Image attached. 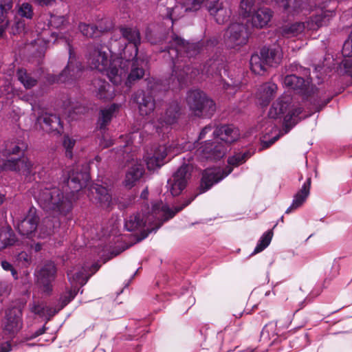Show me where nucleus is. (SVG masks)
Here are the masks:
<instances>
[{
	"mask_svg": "<svg viewBox=\"0 0 352 352\" xmlns=\"http://www.w3.org/2000/svg\"><path fill=\"white\" fill-rule=\"evenodd\" d=\"M0 242H16L15 235L10 226L0 228Z\"/></svg>",
	"mask_w": 352,
	"mask_h": 352,
	"instance_id": "45",
	"label": "nucleus"
},
{
	"mask_svg": "<svg viewBox=\"0 0 352 352\" xmlns=\"http://www.w3.org/2000/svg\"><path fill=\"white\" fill-rule=\"evenodd\" d=\"M111 243H98L97 246H94L91 249V257L94 261L99 258L98 261L105 263L114 256H118L121 252L127 250L134 243H124L122 247H112Z\"/></svg>",
	"mask_w": 352,
	"mask_h": 352,
	"instance_id": "13",
	"label": "nucleus"
},
{
	"mask_svg": "<svg viewBox=\"0 0 352 352\" xmlns=\"http://www.w3.org/2000/svg\"><path fill=\"white\" fill-rule=\"evenodd\" d=\"M205 0H186L184 8L186 12H196L200 9Z\"/></svg>",
	"mask_w": 352,
	"mask_h": 352,
	"instance_id": "48",
	"label": "nucleus"
},
{
	"mask_svg": "<svg viewBox=\"0 0 352 352\" xmlns=\"http://www.w3.org/2000/svg\"><path fill=\"white\" fill-rule=\"evenodd\" d=\"M96 204L104 209H109L113 204L112 196L108 189L102 186H98L95 188Z\"/></svg>",
	"mask_w": 352,
	"mask_h": 352,
	"instance_id": "32",
	"label": "nucleus"
},
{
	"mask_svg": "<svg viewBox=\"0 0 352 352\" xmlns=\"http://www.w3.org/2000/svg\"><path fill=\"white\" fill-rule=\"evenodd\" d=\"M326 18L322 14L311 16L306 23L296 22L283 26L280 28V34L286 37L296 36L301 34L305 28L310 30H316L325 24Z\"/></svg>",
	"mask_w": 352,
	"mask_h": 352,
	"instance_id": "9",
	"label": "nucleus"
},
{
	"mask_svg": "<svg viewBox=\"0 0 352 352\" xmlns=\"http://www.w3.org/2000/svg\"><path fill=\"white\" fill-rule=\"evenodd\" d=\"M223 67L224 65L221 60H210L204 66L203 72L211 75L215 74L217 76H221V69Z\"/></svg>",
	"mask_w": 352,
	"mask_h": 352,
	"instance_id": "39",
	"label": "nucleus"
},
{
	"mask_svg": "<svg viewBox=\"0 0 352 352\" xmlns=\"http://www.w3.org/2000/svg\"><path fill=\"white\" fill-rule=\"evenodd\" d=\"M310 187L311 178L309 177L294 195L292 204L287 208L286 213H289L292 210L296 209L302 205L309 195Z\"/></svg>",
	"mask_w": 352,
	"mask_h": 352,
	"instance_id": "28",
	"label": "nucleus"
},
{
	"mask_svg": "<svg viewBox=\"0 0 352 352\" xmlns=\"http://www.w3.org/2000/svg\"><path fill=\"white\" fill-rule=\"evenodd\" d=\"M17 77L19 80L24 85L26 89H30L35 86L37 80L32 78L26 70L20 69L17 72Z\"/></svg>",
	"mask_w": 352,
	"mask_h": 352,
	"instance_id": "40",
	"label": "nucleus"
},
{
	"mask_svg": "<svg viewBox=\"0 0 352 352\" xmlns=\"http://www.w3.org/2000/svg\"><path fill=\"white\" fill-rule=\"evenodd\" d=\"M180 107L177 102L170 103L166 109L165 113L160 118V122H164L166 125L175 123L180 116Z\"/></svg>",
	"mask_w": 352,
	"mask_h": 352,
	"instance_id": "29",
	"label": "nucleus"
},
{
	"mask_svg": "<svg viewBox=\"0 0 352 352\" xmlns=\"http://www.w3.org/2000/svg\"><path fill=\"white\" fill-rule=\"evenodd\" d=\"M228 146L219 142H206L200 146L197 153L201 160L217 161L224 157L227 152Z\"/></svg>",
	"mask_w": 352,
	"mask_h": 352,
	"instance_id": "12",
	"label": "nucleus"
},
{
	"mask_svg": "<svg viewBox=\"0 0 352 352\" xmlns=\"http://www.w3.org/2000/svg\"><path fill=\"white\" fill-rule=\"evenodd\" d=\"M291 72H296L299 74H303L307 76L309 72L307 69L304 68L301 66H298V65H292L290 66Z\"/></svg>",
	"mask_w": 352,
	"mask_h": 352,
	"instance_id": "54",
	"label": "nucleus"
},
{
	"mask_svg": "<svg viewBox=\"0 0 352 352\" xmlns=\"http://www.w3.org/2000/svg\"><path fill=\"white\" fill-rule=\"evenodd\" d=\"M0 243V251L8 250L12 256L14 263L21 267H28L32 262V247L29 243Z\"/></svg>",
	"mask_w": 352,
	"mask_h": 352,
	"instance_id": "10",
	"label": "nucleus"
},
{
	"mask_svg": "<svg viewBox=\"0 0 352 352\" xmlns=\"http://www.w3.org/2000/svg\"><path fill=\"white\" fill-rule=\"evenodd\" d=\"M118 108V104H113L110 107L100 111V116L98 119V124L100 129L104 128L110 122L113 113Z\"/></svg>",
	"mask_w": 352,
	"mask_h": 352,
	"instance_id": "38",
	"label": "nucleus"
},
{
	"mask_svg": "<svg viewBox=\"0 0 352 352\" xmlns=\"http://www.w3.org/2000/svg\"><path fill=\"white\" fill-rule=\"evenodd\" d=\"M222 87L227 91L228 94L234 95L239 89V84H229L228 82H223Z\"/></svg>",
	"mask_w": 352,
	"mask_h": 352,
	"instance_id": "52",
	"label": "nucleus"
},
{
	"mask_svg": "<svg viewBox=\"0 0 352 352\" xmlns=\"http://www.w3.org/2000/svg\"><path fill=\"white\" fill-rule=\"evenodd\" d=\"M164 41L167 42L168 44L160 51H167L172 59L173 63L172 74L166 85L160 80L151 79L148 80L147 85L148 91L140 90L134 94L133 100L138 105L140 114L143 116L150 115L155 108L153 93L179 87L199 74V70L192 68L189 62L192 58L200 53L201 43H189L174 34L161 38L158 42Z\"/></svg>",
	"mask_w": 352,
	"mask_h": 352,
	"instance_id": "1",
	"label": "nucleus"
},
{
	"mask_svg": "<svg viewBox=\"0 0 352 352\" xmlns=\"http://www.w3.org/2000/svg\"><path fill=\"white\" fill-rule=\"evenodd\" d=\"M37 122L43 130L47 133H60L63 131L60 118L56 115L52 113L43 114L38 118Z\"/></svg>",
	"mask_w": 352,
	"mask_h": 352,
	"instance_id": "22",
	"label": "nucleus"
},
{
	"mask_svg": "<svg viewBox=\"0 0 352 352\" xmlns=\"http://www.w3.org/2000/svg\"><path fill=\"white\" fill-rule=\"evenodd\" d=\"M88 50L90 67L99 72H106L107 74L111 62L109 63L108 54L102 50V46L89 45Z\"/></svg>",
	"mask_w": 352,
	"mask_h": 352,
	"instance_id": "14",
	"label": "nucleus"
},
{
	"mask_svg": "<svg viewBox=\"0 0 352 352\" xmlns=\"http://www.w3.org/2000/svg\"><path fill=\"white\" fill-rule=\"evenodd\" d=\"M207 9L210 14L215 18L217 23L219 24L228 21L231 14V11L225 8L223 3L219 2V0L210 1L207 4Z\"/></svg>",
	"mask_w": 352,
	"mask_h": 352,
	"instance_id": "23",
	"label": "nucleus"
},
{
	"mask_svg": "<svg viewBox=\"0 0 352 352\" xmlns=\"http://www.w3.org/2000/svg\"><path fill=\"white\" fill-rule=\"evenodd\" d=\"M7 13V11L0 8V25L3 26H8Z\"/></svg>",
	"mask_w": 352,
	"mask_h": 352,
	"instance_id": "58",
	"label": "nucleus"
},
{
	"mask_svg": "<svg viewBox=\"0 0 352 352\" xmlns=\"http://www.w3.org/2000/svg\"><path fill=\"white\" fill-rule=\"evenodd\" d=\"M1 265L2 268L5 271L11 272V274L15 280L18 279V273H17L16 270L13 267L12 265L10 263H9L7 261H2L1 263Z\"/></svg>",
	"mask_w": 352,
	"mask_h": 352,
	"instance_id": "53",
	"label": "nucleus"
},
{
	"mask_svg": "<svg viewBox=\"0 0 352 352\" xmlns=\"http://www.w3.org/2000/svg\"><path fill=\"white\" fill-rule=\"evenodd\" d=\"M272 230H268L263 235L258 242H270L272 239Z\"/></svg>",
	"mask_w": 352,
	"mask_h": 352,
	"instance_id": "62",
	"label": "nucleus"
},
{
	"mask_svg": "<svg viewBox=\"0 0 352 352\" xmlns=\"http://www.w3.org/2000/svg\"><path fill=\"white\" fill-rule=\"evenodd\" d=\"M278 6L287 13L294 14L305 8V4L302 0H281Z\"/></svg>",
	"mask_w": 352,
	"mask_h": 352,
	"instance_id": "33",
	"label": "nucleus"
},
{
	"mask_svg": "<svg viewBox=\"0 0 352 352\" xmlns=\"http://www.w3.org/2000/svg\"><path fill=\"white\" fill-rule=\"evenodd\" d=\"M49 23L54 28H62L66 26L68 20L65 16L51 15Z\"/></svg>",
	"mask_w": 352,
	"mask_h": 352,
	"instance_id": "47",
	"label": "nucleus"
},
{
	"mask_svg": "<svg viewBox=\"0 0 352 352\" xmlns=\"http://www.w3.org/2000/svg\"><path fill=\"white\" fill-rule=\"evenodd\" d=\"M22 311L19 307H12L6 311L3 320L4 331L13 336L22 328Z\"/></svg>",
	"mask_w": 352,
	"mask_h": 352,
	"instance_id": "16",
	"label": "nucleus"
},
{
	"mask_svg": "<svg viewBox=\"0 0 352 352\" xmlns=\"http://www.w3.org/2000/svg\"><path fill=\"white\" fill-rule=\"evenodd\" d=\"M191 171V166L184 164L168 180V188L173 196L179 195L186 188L190 178Z\"/></svg>",
	"mask_w": 352,
	"mask_h": 352,
	"instance_id": "11",
	"label": "nucleus"
},
{
	"mask_svg": "<svg viewBox=\"0 0 352 352\" xmlns=\"http://www.w3.org/2000/svg\"><path fill=\"white\" fill-rule=\"evenodd\" d=\"M78 29L82 35L86 37L93 38L97 36L98 28L94 25L80 23L78 25Z\"/></svg>",
	"mask_w": 352,
	"mask_h": 352,
	"instance_id": "44",
	"label": "nucleus"
},
{
	"mask_svg": "<svg viewBox=\"0 0 352 352\" xmlns=\"http://www.w3.org/2000/svg\"><path fill=\"white\" fill-rule=\"evenodd\" d=\"M261 54L265 58V63L269 67H272L279 63L282 54L279 47H263L261 50Z\"/></svg>",
	"mask_w": 352,
	"mask_h": 352,
	"instance_id": "30",
	"label": "nucleus"
},
{
	"mask_svg": "<svg viewBox=\"0 0 352 352\" xmlns=\"http://www.w3.org/2000/svg\"><path fill=\"white\" fill-rule=\"evenodd\" d=\"M197 195L186 199L179 205L170 208L162 201L153 204L151 209L146 207L142 213L131 215L125 221V228L129 231H139L137 234L138 242L144 239L148 234L160 228L162 225L172 219L177 212L188 206L196 197Z\"/></svg>",
	"mask_w": 352,
	"mask_h": 352,
	"instance_id": "3",
	"label": "nucleus"
},
{
	"mask_svg": "<svg viewBox=\"0 0 352 352\" xmlns=\"http://www.w3.org/2000/svg\"><path fill=\"white\" fill-rule=\"evenodd\" d=\"M278 138H279V136L277 135L269 141H262L261 142V149L263 150V149L270 147L278 139Z\"/></svg>",
	"mask_w": 352,
	"mask_h": 352,
	"instance_id": "63",
	"label": "nucleus"
},
{
	"mask_svg": "<svg viewBox=\"0 0 352 352\" xmlns=\"http://www.w3.org/2000/svg\"><path fill=\"white\" fill-rule=\"evenodd\" d=\"M89 179L86 172L68 169L60 178L59 187L41 186L34 197L44 210L56 214L66 215L72 209L74 192L80 190Z\"/></svg>",
	"mask_w": 352,
	"mask_h": 352,
	"instance_id": "2",
	"label": "nucleus"
},
{
	"mask_svg": "<svg viewBox=\"0 0 352 352\" xmlns=\"http://www.w3.org/2000/svg\"><path fill=\"white\" fill-rule=\"evenodd\" d=\"M60 309H60V306L58 305V308H56V307H45L41 308L40 307H38L37 308H36L35 311L38 314H45V313H46L47 315L49 317H52V316H54L55 314H56Z\"/></svg>",
	"mask_w": 352,
	"mask_h": 352,
	"instance_id": "51",
	"label": "nucleus"
},
{
	"mask_svg": "<svg viewBox=\"0 0 352 352\" xmlns=\"http://www.w3.org/2000/svg\"><path fill=\"white\" fill-rule=\"evenodd\" d=\"M92 85L94 87V91L96 92V96L98 98L102 100H111L113 98V89L104 80L100 78H95L92 82Z\"/></svg>",
	"mask_w": 352,
	"mask_h": 352,
	"instance_id": "26",
	"label": "nucleus"
},
{
	"mask_svg": "<svg viewBox=\"0 0 352 352\" xmlns=\"http://www.w3.org/2000/svg\"><path fill=\"white\" fill-rule=\"evenodd\" d=\"M248 36L245 25L242 23H232L224 33V43L228 48L236 49L247 43Z\"/></svg>",
	"mask_w": 352,
	"mask_h": 352,
	"instance_id": "7",
	"label": "nucleus"
},
{
	"mask_svg": "<svg viewBox=\"0 0 352 352\" xmlns=\"http://www.w3.org/2000/svg\"><path fill=\"white\" fill-rule=\"evenodd\" d=\"M122 37L128 41L131 45L132 53L128 54L129 58H134L138 54V46L141 43V36L140 31L135 28L121 27L120 28Z\"/></svg>",
	"mask_w": 352,
	"mask_h": 352,
	"instance_id": "19",
	"label": "nucleus"
},
{
	"mask_svg": "<svg viewBox=\"0 0 352 352\" xmlns=\"http://www.w3.org/2000/svg\"><path fill=\"white\" fill-rule=\"evenodd\" d=\"M342 54L344 57H351L352 56V31L349 38L343 44Z\"/></svg>",
	"mask_w": 352,
	"mask_h": 352,
	"instance_id": "50",
	"label": "nucleus"
},
{
	"mask_svg": "<svg viewBox=\"0 0 352 352\" xmlns=\"http://www.w3.org/2000/svg\"><path fill=\"white\" fill-rule=\"evenodd\" d=\"M76 141L71 139L68 136H65L63 139V146L65 148V155L69 158L72 157V148L75 144Z\"/></svg>",
	"mask_w": 352,
	"mask_h": 352,
	"instance_id": "49",
	"label": "nucleus"
},
{
	"mask_svg": "<svg viewBox=\"0 0 352 352\" xmlns=\"http://www.w3.org/2000/svg\"><path fill=\"white\" fill-rule=\"evenodd\" d=\"M32 168L33 164L26 157L11 158L5 161L2 165V168L5 170L19 172L25 175L32 173Z\"/></svg>",
	"mask_w": 352,
	"mask_h": 352,
	"instance_id": "20",
	"label": "nucleus"
},
{
	"mask_svg": "<svg viewBox=\"0 0 352 352\" xmlns=\"http://www.w3.org/2000/svg\"><path fill=\"white\" fill-rule=\"evenodd\" d=\"M12 0H1L0 3V8H2L3 10L8 12L12 9Z\"/></svg>",
	"mask_w": 352,
	"mask_h": 352,
	"instance_id": "57",
	"label": "nucleus"
},
{
	"mask_svg": "<svg viewBox=\"0 0 352 352\" xmlns=\"http://www.w3.org/2000/svg\"><path fill=\"white\" fill-rule=\"evenodd\" d=\"M27 148L25 143L22 142H10L6 144V155L19 154L20 152L25 151Z\"/></svg>",
	"mask_w": 352,
	"mask_h": 352,
	"instance_id": "43",
	"label": "nucleus"
},
{
	"mask_svg": "<svg viewBox=\"0 0 352 352\" xmlns=\"http://www.w3.org/2000/svg\"><path fill=\"white\" fill-rule=\"evenodd\" d=\"M186 101L190 109L198 117H210L216 110L213 100L199 90L190 91Z\"/></svg>",
	"mask_w": 352,
	"mask_h": 352,
	"instance_id": "6",
	"label": "nucleus"
},
{
	"mask_svg": "<svg viewBox=\"0 0 352 352\" xmlns=\"http://www.w3.org/2000/svg\"><path fill=\"white\" fill-rule=\"evenodd\" d=\"M283 83L286 87L304 96H311L314 92V88L311 85L310 81L298 76L296 74L287 75Z\"/></svg>",
	"mask_w": 352,
	"mask_h": 352,
	"instance_id": "17",
	"label": "nucleus"
},
{
	"mask_svg": "<svg viewBox=\"0 0 352 352\" xmlns=\"http://www.w3.org/2000/svg\"><path fill=\"white\" fill-rule=\"evenodd\" d=\"M18 14L23 18L32 19L34 16L33 6L30 3L24 2L19 6Z\"/></svg>",
	"mask_w": 352,
	"mask_h": 352,
	"instance_id": "46",
	"label": "nucleus"
},
{
	"mask_svg": "<svg viewBox=\"0 0 352 352\" xmlns=\"http://www.w3.org/2000/svg\"><path fill=\"white\" fill-rule=\"evenodd\" d=\"M34 3L42 7H48L52 6L56 0H31Z\"/></svg>",
	"mask_w": 352,
	"mask_h": 352,
	"instance_id": "55",
	"label": "nucleus"
},
{
	"mask_svg": "<svg viewBox=\"0 0 352 352\" xmlns=\"http://www.w3.org/2000/svg\"><path fill=\"white\" fill-rule=\"evenodd\" d=\"M212 126L211 125H208L206 126H205L202 130L200 132V134H199V139H202L204 138L205 135L209 132V131H212Z\"/></svg>",
	"mask_w": 352,
	"mask_h": 352,
	"instance_id": "64",
	"label": "nucleus"
},
{
	"mask_svg": "<svg viewBox=\"0 0 352 352\" xmlns=\"http://www.w3.org/2000/svg\"><path fill=\"white\" fill-rule=\"evenodd\" d=\"M277 90V85L274 83L267 82L261 86L258 94L260 104L267 106L275 96Z\"/></svg>",
	"mask_w": 352,
	"mask_h": 352,
	"instance_id": "31",
	"label": "nucleus"
},
{
	"mask_svg": "<svg viewBox=\"0 0 352 352\" xmlns=\"http://www.w3.org/2000/svg\"><path fill=\"white\" fill-rule=\"evenodd\" d=\"M272 11L265 7H259L251 14V23L253 27L263 28L270 22L272 16Z\"/></svg>",
	"mask_w": 352,
	"mask_h": 352,
	"instance_id": "25",
	"label": "nucleus"
},
{
	"mask_svg": "<svg viewBox=\"0 0 352 352\" xmlns=\"http://www.w3.org/2000/svg\"><path fill=\"white\" fill-rule=\"evenodd\" d=\"M258 0H241L240 3V14L245 18L249 17L258 8Z\"/></svg>",
	"mask_w": 352,
	"mask_h": 352,
	"instance_id": "37",
	"label": "nucleus"
},
{
	"mask_svg": "<svg viewBox=\"0 0 352 352\" xmlns=\"http://www.w3.org/2000/svg\"><path fill=\"white\" fill-rule=\"evenodd\" d=\"M289 107L288 100L285 101L282 98H278L273 103L269 111V116L271 118L276 119L285 113Z\"/></svg>",
	"mask_w": 352,
	"mask_h": 352,
	"instance_id": "36",
	"label": "nucleus"
},
{
	"mask_svg": "<svg viewBox=\"0 0 352 352\" xmlns=\"http://www.w3.org/2000/svg\"><path fill=\"white\" fill-rule=\"evenodd\" d=\"M46 329H47V328L44 325L41 328L36 330L35 332L32 333L29 337H27L25 339L27 340H33V339L37 338L38 336L43 334L45 332Z\"/></svg>",
	"mask_w": 352,
	"mask_h": 352,
	"instance_id": "56",
	"label": "nucleus"
},
{
	"mask_svg": "<svg viewBox=\"0 0 352 352\" xmlns=\"http://www.w3.org/2000/svg\"><path fill=\"white\" fill-rule=\"evenodd\" d=\"M232 170V168L230 166L223 169L215 168L205 170L201 181L199 193L204 192L210 189L214 184L219 182L228 175Z\"/></svg>",
	"mask_w": 352,
	"mask_h": 352,
	"instance_id": "15",
	"label": "nucleus"
},
{
	"mask_svg": "<svg viewBox=\"0 0 352 352\" xmlns=\"http://www.w3.org/2000/svg\"><path fill=\"white\" fill-rule=\"evenodd\" d=\"M166 155V148L164 146H159L154 155L148 159L146 162L148 168L155 169L157 167H160Z\"/></svg>",
	"mask_w": 352,
	"mask_h": 352,
	"instance_id": "35",
	"label": "nucleus"
},
{
	"mask_svg": "<svg viewBox=\"0 0 352 352\" xmlns=\"http://www.w3.org/2000/svg\"><path fill=\"white\" fill-rule=\"evenodd\" d=\"M100 265L98 263H85L82 265H78L67 271V278L72 285L71 289H67L60 297L58 305L60 309H63L76 296L78 289L77 285L81 286L85 285L90 276L96 273Z\"/></svg>",
	"mask_w": 352,
	"mask_h": 352,
	"instance_id": "5",
	"label": "nucleus"
},
{
	"mask_svg": "<svg viewBox=\"0 0 352 352\" xmlns=\"http://www.w3.org/2000/svg\"><path fill=\"white\" fill-rule=\"evenodd\" d=\"M38 221L39 217L36 213V209L31 207L25 217L17 225L19 232L21 235H30L36 230Z\"/></svg>",
	"mask_w": 352,
	"mask_h": 352,
	"instance_id": "18",
	"label": "nucleus"
},
{
	"mask_svg": "<svg viewBox=\"0 0 352 352\" xmlns=\"http://www.w3.org/2000/svg\"><path fill=\"white\" fill-rule=\"evenodd\" d=\"M12 349V346L10 341L2 342L0 344V352H10Z\"/></svg>",
	"mask_w": 352,
	"mask_h": 352,
	"instance_id": "60",
	"label": "nucleus"
},
{
	"mask_svg": "<svg viewBox=\"0 0 352 352\" xmlns=\"http://www.w3.org/2000/svg\"><path fill=\"white\" fill-rule=\"evenodd\" d=\"M276 336V323L273 322H270L265 324L261 332V338L263 340H270L272 338L275 339Z\"/></svg>",
	"mask_w": 352,
	"mask_h": 352,
	"instance_id": "41",
	"label": "nucleus"
},
{
	"mask_svg": "<svg viewBox=\"0 0 352 352\" xmlns=\"http://www.w3.org/2000/svg\"><path fill=\"white\" fill-rule=\"evenodd\" d=\"M250 157L249 151H245L243 153H237L230 157L228 160L229 165L238 166L240 164L244 163Z\"/></svg>",
	"mask_w": 352,
	"mask_h": 352,
	"instance_id": "42",
	"label": "nucleus"
},
{
	"mask_svg": "<svg viewBox=\"0 0 352 352\" xmlns=\"http://www.w3.org/2000/svg\"><path fill=\"white\" fill-rule=\"evenodd\" d=\"M128 47L127 45H125L123 49L124 57L114 58L110 65L107 76L114 85L121 83L124 78L126 77L129 66L131 70L126 81V86L131 87L135 81L140 80L144 76V69L140 67L137 56L134 58H129Z\"/></svg>",
	"mask_w": 352,
	"mask_h": 352,
	"instance_id": "4",
	"label": "nucleus"
},
{
	"mask_svg": "<svg viewBox=\"0 0 352 352\" xmlns=\"http://www.w3.org/2000/svg\"><path fill=\"white\" fill-rule=\"evenodd\" d=\"M342 63L346 72L352 77V60H344Z\"/></svg>",
	"mask_w": 352,
	"mask_h": 352,
	"instance_id": "59",
	"label": "nucleus"
},
{
	"mask_svg": "<svg viewBox=\"0 0 352 352\" xmlns=\"http://www.w3.org/2000/svg\"><path fill=\"white\" fill-rule=\"evenodd\" d=\"M270 243H258L256 247L254 248V251L250 254V256L255 255L257 253H259L264 250Z\"/></svg>",
	"mask_w": 352,
	"mask_h": 352,
	"instance_id": "61",
	"label": "nucleus"
},
{
	"mask_svg": "<svg viewBox=\"0 0 352 352\" xmlns=\"http://www.w3.org/2000/svg\"><path fill=\"white\" fill-rule=\"evenodd\" d=\"M213 134L215 137L223 141L226 145L235 142L239 138L238 129L232 125L218 126L214 131Z\"/></svg>",
	"mask_w": 352,
	"mask_h": 352,
	"instance_id": "24",
	"label": "nucleus"
},
{
	"mask_svg": "<svg viewBox=\"0 0 352 352\" xmlns=\"http://www.w3.org/2000/svg\"><path fill=\"white\" fill-rule=\"evenodd\" d=\"M56 273V267L52 261L45 263L38 270L35 272L36 285L42 293L46 295L52 294Z\"/></svg>",
	"mask_w": 352,
	"mask_h": 352,
	"instance_id": "8",
	"label": "nucleus"
},
{
	"mask_svg": "<svg viewBox=\"0 0 352 352\" xmlns=\"http://www.w3.org/2000/svg\"><path fill=\"white\" fill-rule=\"evenodd\" d=\"M250 69L256 74L261 75L265 71H267L269 67L267 63H265V58L260 54H254L252 55L250 60Z\"/></svg>",
	"mask_w": 352,
	"mask_h": 352,
	"instance_id": "34",
	"label": "nucleus"
},
{
	"mask_svg": "<svg viewBox=\"0 0 352 352\" xmlns=\"http://www.w3.org/2000/svg\"><path fill=\"white\" fill-rule=\"evenodd\" d=\"M82 67L79 63L69 62L67 67L56 76L57 82H72L81 76Z\"/></svg>",
	"mask_w": 352,
	"mask_h": 352,
	"instance_id": "21",
	"label": "nucleus"
},
{
	"mask_svg": "<svg viewBox=\"0 0 352 352\" xmlns=\"http://www.w3.org/2000/svg\"><path fill=\"white\" fill-rule=\"evenodd\" d=\"M144 172V166L140 164H132L126 173L124 186L127 188H131L136 182L142 177Z\"/></svg>",
	"mask_w": 352,
	"mask_h": 352,
	"instance_id": "27",
	"label": "nucleus"
}]
</instances>
